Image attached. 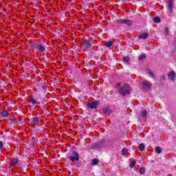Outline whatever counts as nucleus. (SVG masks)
Here are the masks:
<instances>
[{
    "label": "nucleus",
    "instance_id": "nucleus-1",
    "mask_svg": "<svg viewBox=\"0 0 176 176\" xmlns=\"http://www.w3.org/2000/svg\"><path fill=\"white\" fill-rule=\"evenodd\" d=\"M116 89L118 90V93L121 94V96H127L130 94V86L129 85L125 84L120 87V85H118L116 86Z\"/></svg>",
    "mask_w": 176,
    "mask_h": 176
},
{
    "label": "nucleus",
    "instance_id": "nucleus-2",
    "mask_svg": "<svg viewBox=\"0 0 176 176\" xmlns=\"http://www.w3.org/2000/svg\"><path fill=\"white\" fill-rule=\"evenodd\" d=\"M100 106V101L99 100H94L92 102H89L87 104V108L88 109H97Z\"/></svg>",
    "mask_w": 176,
    "mask_h": 176
},
{
    "label": "nucleus",
    "instance_id": "nucleus-3",
    "mask_svg": "<svg viewBox=\"0 0 176 176\" xmlns=\"http://www.w3.org/2000/svg\"><path fill=\"white\" fill-rule=\"evenodd\" d=\"M31 48L33 49L34 50H37V52H46V47L41 44H38V43H34L32 46Z\"/></svg>",
    "mask_w": 176,
    "mask_h": 176
},
{
    "label": "nucleus",
    "instance_id": "nucleus-4",
    "mask_svg": "<svg viewBox=\"0 0 176 176\" xmlns=\"http://www.w3.org/2000/svg\"><path fill=\"white\" fill-rule=\"evenodd\" d=\"M118 24H126L128 27H131L133 25V21L127 19H119L117 21Z\"/></svg>",
    "mask_w": 176,
    "mask_h": 176
},
{
    "label": "nucleus",
    "instance_id": "nucleus-5",
    "mask_svg": "<svg viewBox=\"0 0 176 176\" xmlns=\"http://www.w3.org/2000/svg\"><path fill=\"white\" fill-rule=\"evenodd\" d=\"M72 155H73L69 156V160L73 162L79 161V153L78 152L73 151H72Z\"/></svg>",
    "mask_w": 176,
    "mask_h": 176
},
{
    "label": "nucleus",
    "instance_id": "nucleus-6",
    "mask_svg": "<svg viewBox=\"0 0 176 176\" xmlns=\"http://www.w3.org/2000/svg\"><path fill=\"white\" fill-rule=\"evenodd\" d=\"M81 46H82L84 49H89V47H90V46H91V44L90 43V41H87V40H84V41H82V42L81 43Z\"/></svg>",
    "mask_w": 176,
    "mask_h": 176
},
{
    "label": "nucleus",
    "instance_id": "nucleus-7",
    "mask_svg": "<svg viewBox=\"0 0 176 176\" xmlns=\"http://www.w3.org/2000/svg\"><path fill=\"white\" fill-rule=\"evenodd\" d=\"M173 1L174 0H168L167 9L169 10L170 13L173 12V8L174 7Z\"/></svg>",
    "mask_w": 176,
    "mask_h": 176
},
{
    "label": "nucleus",
    "instance_id": "nucleus-8",
    "mask_svg": "<svg viewBox=\"0 0 176 176\" xmlns=\"http://www.w3.org/2000/svg\"><path fill=\"white\" fill-rule=\"evenodd\" d=\"M102 146V142H98L92 145V149H100Z\"/></svg>",
    "mask_w": 176,
    "mask_h": 176
},
{
    "label": "nucleus",
    "instance_id": "nucleus-9",
    "mask_svg": "<svg viewBox=\"0 0 176 176\" xmlns=\"http://www.w3.org/2000/svg\"><path fill=\"white\" fill-rule=\"evenodd\" d=\"M29 102L32 104V105H34V107H38L39 105V102H38L36 100H35L34 98H30Z\"/></svg>",
    "mask_w": 176,
    "mask_h": 176
},
{
    "label": "nucleus",
    "instance_id": "nucleus-10",
    "mask_svg": "<svg viewBox=\"0 0 176 176\" xmlns=\"http://www.w3.org/2000/svg\"><path fill=\"white\" fill-rule=\"evenodd\" d=\"M10 166H17L19 164V158L14 157L11 160L10 162Z\"/></svg>",
    "mask_w": 176,
    "mask_h": 176
},
{
    "label": "nucleus",
    "instance_id": "nucleus-11",
    "mask_svg": "<svg viewBox=\"0 0 176 176\" xmlns=\"http://www.w3.org/2000/svg\"><path fill=\"white\" fill-rule=\"evenodd\" d=\"M148 36L149 34H148V32L140 33V35L138 36V38L140 39H146L148 38Z\"/></svg>",
    "mask_w": 176,
    "mask_h": 176
},
{
    "label": "nucleus",
    "instance_id": "nucleus-12",
    "mask_svg": "<svg viewBox=\"0 0 176 176\" xmlns=\"http://www.w3.org/2000/svg\"><path fill=\"white\" fill-rule=\"evenodd\" d=\"M142 86L145 90H149V89H151V84L146 81L142 82Z\"/></svg>",
    "mask_w": 176,
    "mask_h": 176
},
{
    "label": "nucleus",
    "instance_id": "nucleus-13",
    "mask_svg": "<svg viewBox=\"0 0 176 176\" xmlns=\"http://www.w3.org/2000/svg\"><path fill=\"white\" fill-rule=\"evenodd\" d=\"M168 79L170 80H174V78H175V72L174 71L170 72L168 74Z\"/></svg>",
    "mask_w": 176,
    "mask_h": 176
},
{
    "label": "nucleus",
    "instance_id": "nucleus-14",
    "mask_svg": "<svg viewBox=\"0 0 176 176\" xmlns=\"http://www.w3.org/2000/svg\"><path fill=\"white\" fill-rule=\"evenodd\" d=\"M8 123H13L14 124H17L19 123V120L17 118H8Z\"/></svg>",
    "mask_w": 176,
    "mask_h": 176
},
{
    "label": "nucleus",
    "instance_id": "nucleus-15",
    "mask_svg": "<svg viewBox=\"0 0 176 176\" xmlns=\"http://www.w3.org/2000/svg\"><path fill=\"white\" fill-rule=\"evenodd\" d=\"M1 115L2 118H8L9 116V111H8L7 110H3L1 112Z\"/></svg>",
    "mask_w": 176,
    "mask_h": 176
},
{
    "label": "nucleus",
    "instance_id": "nucleus-16",
    "mask_svg": "<svg viewBox=\"0 0 176 176\" xmlns=\"http://www.w3.org/2000/svg\"><path fill=\"white\" fill-rule=\"evenodd\" d=\"M103 112L106 115H109L110 113H111L112 110L109 109V107H105V108L103 109Z\"/></svg>",
    "mask_w": 176,
    "mask_h": 176
},
{
    "label": "nucleus",
    "instance_id": "nucleus-17",
    "mask_svg": "<svg viewBox=\"0 0 176 176\" xmlns=\"http://www.w3.org/2000/svg\"><path fill=\"white\" fill-rule=\"evenodd\" d=\"M148 115V111L143 110L140 113V117L142 118L143 119L146 118V116Z\"/></svg>",
    "mask_w": 176,
    "mask_h": 176
},
{
    "label": "nucleus",
    "instance_id": "nucleus-18",
    "mask_svg": "<svg viewBox=\"0 0 176 176\" xmlns=\"http://www.w3.org/2000/svg\"><path fill=\"white\" fill-rule=\"evenodd\" d=\"M98 163H100V161L97 158H95V159L92 160V161H91L92 166H97V164H98Z\"/></svg>",
    "mask_w": 176,
    "mask_h": 176
},
{
    "label": "nucleus",
    "instance_id": "nucleus-19",
    "mask_svg": "<svg viewBox=\"0 0 176 176\" xmlns=\"http://www.w3.org/2000/svg\"><path fill=\"white\" fill-rule=\"evenodd\" d=\"M113 45V43H112V41H107V42H105L104 43V46H106V47H111V46H112Z\"/></svg>",
    "mask_w": 176,
    "mask_h": 176
},
{
    "label": "nucleus",
    "instance_id": "nucleus-20",
    "mask_svg": "<svg viewBox=\"0 0 176 176\" xmlns=\"http://www.w3.org/2000/svg\"><path fill=\"white\" fill-rule=\"evenodd\" d=\"M153 21H154V23H160V21H162V20L160 19V18L159 16H155L153 18Z\"/></svg>",
    "mask_w": 176,
    "mask_h": 176
},
{
    "label": "nucleus",
    "instance_id": "nucleus-21",
    "mask_svg": "<svg viewBox=\"0 0 176 176\" xmlns=\"http://www.w3.org/2000/svg\"><path fill=\"white\" fill-rule=\"evenodd\" d=\"M33 123H36V124H38L39 123V118L38 117L33 118L32 120Z\"/></svg>",
    "mask_w": 176,
    "mask_h": 176
},
{
    "label": "nucleus",
    "instance_id": "nucleus-22",
    "mask_svg": "<svg viewBox=\"0 0 176 176\" xmlns=\"http://www.w3.org/2000/svg\"><path fill=\"white\" fill-rule=\"evenodd\" d=\"M146 58V56L145 54H142L138 57V60H145Z\"/></svg>",
    "mask_w": 176,
    "mask_h": 176
},
{
    "label": "nucleus",
    "instance_id": "nucleus-23",
    "mask_svg": "<svg viewBox=\"0 0 176 176\" xmlns=\"http://www.w3.org/2000/svg\"><path fill=\"white\" fill-rule=\"evenodd\" d=\"M139 149L141 151H144L145 149V145L144 144H140L139 145Z\"/></svg>",
    "mask_w": 176,
    "mask_h": 176
},
{
    "label": "nucleus",
    "instance_id": "nucleus-24",
    "mask_svg": "<svg viewBox=\"0 0 176 176\" xmlns=\"http://www.w3.org/2000/svg\"><path fill=\"white\" fill-rule=\"evenodd\" d=\"M155 152L157 153H162V148L160 146L155 147Z\"/></svg>",
    "mask_w": 176,
    "mask_h": 176
},
{
    "label": "nucleus",
    "instance_id": "nucleus-25",
    "mask_svg": "<svg viewBox=\"0 0 176 176\" xmlns=\"http://www.w3.org/2000/svg\"><path fill=\"white\" fill-rule=\"evenodd\" d=\"M129 153V149L127 148H123L122 151V155H127Z\"/></svg>",
    "mask_w": 176,
    "mask_h": 176
},
{
    "label": "nucleus",
    "instance_id": "nucleus-26",
    "mask_svg": "<svg viewBox=\"0 0 176 176\" xmlns=\"http://www.w3.org/2000/svg\"><path fill=\"white\" fill-rule=\"evenodd\" d=\"M147 74H148V75H150V76H151V78H154L153 72H151V69H147Z\"/></svg>",
    "mask_w": 176,
    "mask_h": 176
},
{
    "label": "nucleus",
    "instance_id": "nucleus-27",
    "mask_svg": "<svg viewBox=\"0 0 176 176\" xmlns=\"http://www.w3.org/2000/svg\"><path fill=\"white\" fill-rule=\"evenodd\" d=\"M123 61H124V63H129V61H130V58H129V56H124V57L123 58Z\"/></svg>",
    "mask_w": 176,
    "mask_h": 176
},
{
    "label": "nucleus",
    "instance_id": "nucleus-28",
    "mask_svg": "<svg viewBox=\"0 0 176 176\" xmlns=\"http://www.w3.org/2000/svg\"><path fill=\"white\" fill-rule=\"evenodd\" d=\"M129 166L131 167V168H134V167H135V161L131 162Z\"/></svg>",
    "mask_w": 176,
    "mask_h": 176
},
{
    "label": "nucleus",
    "instance_id": "nucleus-29",
    "mask_svg": "<svg viewBox=\"0 0 176 176\" xmlns=\"http://www.w3.org/2000/svg\"><path fill=\"white\" fill-rule=\"evenodd\" d=\"M140 174H145V168H140Z\"/></svg>",
    "mask_w": 176,
    "mask_h": 176
},
{
    "label": "nucleus",
    "instance_id": "nucleus-30",
    "mask_svg": "<svg viewBox=\"0 0 176 176\" xmlns=\"http://www.w3.org/2000/svg\"><path fill=\"white\" fill-rule=\"evenodd\" d=\"M42 89L43 90H46V89H47V85L45 84L44 85L42 86Z\"/></svg>",
    "mask_w": 176,
    "mask_h": 176
},
{
    "label": "nucleus",
    "instance_id": "nucleus-31",
    "mask_svg": "<svg viewBox=\"0 0 176 176\" xmlns=\"http://www.w3.org/2000/svg\"><path fill=\"white\" fill-rule=\"evenodd\" d=\"M165 32H166V34H168V32H170V30L168 29V28H165Z\"/></svg>",
    "mask_w": 176,
    "mask_h": 176
},
{
    "label": "nucleus",
    "instance_id": "nucleus-32",
    "mask_svg": "<svg viewBox=\"0 0 176 176\" xmlns=\"http://www.w3.org/2000/svg\"><path fill=\"white\" fill-rule=\"evenodd\" d=\"M1 148H3V143L2 141H0V149H1Z\"/></svg>",
    "mask_w": 176,
    "mask_h": 176
}]
</instances>
